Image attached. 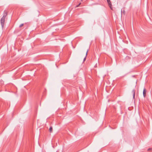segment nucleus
Instances as JSON below:
<instances>
[{
	"label": "nucleus",
	"mask_w": 152,
	"mask_h": 152,
	"mask_svg": "<svg viewBox=\"0 0 152 152\" xmlns=\"http://www.w3.org/2000/svg\"><path fill=\"white\" fill-rule=\"evenodd\" d=\"M151 148H149L148 149V151H149L150 150H151Z\"/></svg>",
	"instance_id": "9"
},
{
	"label": "nucleus",
	"mask_w": 152,
	"mask_h": 152,
	"mask_svg": "<svg viewBox=\"0 0 152 152\" xmlns=\"http://www.w3.org/2000/svg\"><path fill=\"white\" fill-rule=\"evenodd\" d=\"M23 24H21L20 25V26H19V27H20H20H22V26H23Z\"/></svg>",
	"instance_id": "7"
},
{
	"label": "nucleus",
	"mask_w": 152,
	"mask_h": 152,
	"mask_svg": "<svg viewBox=\"0 0 152 152\" xmlns=\"http://www.w3.org/2000/svg\"><path fill=\"white\" fill-rule=\"evenodd\" d=\"M107 1L109 7L111 10H112V4L110 0H107Z\"/></svg>",
	"instance_id": "2"
},
{
	"label": "nucleus",
	"mask_w": 152,
	"mask_h": 152,
	"mask_svg": "<svg viewBox=\"0 0 152 152\" xmlns=\"http://www.w3.org/2000/svg\"><path fill=\"white\" fill-rule=\"evenodd\" d=\"M135 90L133 89V90H132V93L133 94V98L134 99V98H135Z\"/></svg>",
	"instance_id": "4"
},
{
	"label": "nucleus",
	"mask_w": 152,
	"mask_h": 152,
	"mask_svg": "<svg viewBox=\"0 0 152 152\" xmlns=\"http://www.w3.org/2000/svg\"><path fill=\"white\" fill-rule=\"evenodd\" d=\"M88 50L87 51V52L86 53V57H85V58H84V60H83V61H85L86 59V56H87V53H88Z\"/></svg>",
	"instance_id": "6"
},
{
	"label": "nucleus",
	"mask_w": 152,
	"mask_h": 152,
	"mask_svg": "<svg viewBox=\"0 0 152 152\" xmlns=\"http://www.w3.org/2000/svg\"><path fill=\"white\" fill-rule=\"evenodd\" d=\"M49 132H52L53 131V128L52 126H50L49 128Z\"/></svg>",
	"instance_id": "5"
},
{
	"label": "nucleus",
	"mask_w": 152,
	"mask_h": 152,
	"mask_svg": "<svg viewBox=\"0 0 152 152\" xmlns=\"http://www.w3.org/2000/svg\"><path fill=\"white\" fill-rule=\"evenodd\" d=\"M80 4H81V3H80L79 4H78V5H77L76 7H78L79 6V5H80Z\"/></svg>",
	"instance_id": "8"
},
{
	"label": "nucleus",
	"mask_w": 152,
	"mask_h": 152,
	"mask_svg": "<svg viewBox=\"0 0 152 152\" xmlns=\"http://www.w3.org/2000/svg\"><path fill=\"white\" fill-rule=\"evenodd\" d=\"M7 15V12L4 11V15L1 20V23L2 27V28H3L4 26L5 20V18Z\"/></svg>",
	"instance_id": "1"
},
{
	"label": "nucleus",
	"mask_w": 152,
	"mask_h": 152,
	"mask_svg": "<svg viewBox=\"0 0 152 152\" xmlns=\"http://www.w3.org/2000/svg\"><path fill=\"white\" fill-rule=\"evenodd\" d=\"M146 90L145 88H144L143 90V95L144 97H145L146 96Z\"/></svg>",
	"instance_id": "3"
}]
</instances>
